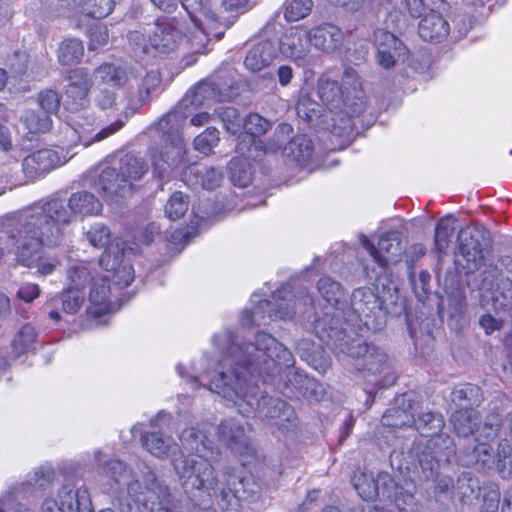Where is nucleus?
<instances>
[{"label": "nucleus", "instance_id": "f257e3e1", "mask_svg": "<svg viewBox=\"0 0 512 512\" xmlns=\"http://www.w3.org/2000/svg\"><path fill=\"white\" fill-rule=\"evenodd\" d=\"M236 338L230 330L213 337L214 344L222 351V359L213 376L208 371L198 377L190 376L192 389L207 387L231 402L241 415L259 416L280 428H288L284 420L293 422L294 411L286 402L261 392L260 377L275 376L284 370L286 385L297 389L309 401L318 402L323 398V386L294 369L293 354L273 336L258 332L254 342L245 344L238 343Z\"/></svg>", "mask_w": 512, "mask_h": 512}, {"label": "nucleus", "instance_id": "f03ea898", "mask_svg": "<svg viewBox=\"0 0 512 512\" xmlns=\"http://www.w3.org/2000/svg\"><path fill=\"white\" fill-rule=\"evenodd\" d=\"M102 210L100 200L91 192L78 191L71 194L68 201L50 199L21 212L18 215V255L25 264L33 263L45 240L48 244H58L62 238V227L77 216L97 215Z\"/></svg>", "mask_w": 512, "mask_h": 512}, {"label": "nucleus", "instance_id": "7ed1b4c3", "mask_svg": "<svg viewBox=\"0 0 512 512\" xmlns=\"http://www.w3.org/2000/svg\"><path fill=\"white\" fill-rule=\"evenodd\" d=\"M210 457H180L172 460L173 467L185 490H203L215 497L223 510L236 505L241 498L256 494L255 483L236 473L233 467H226L219 480Z\"/></svg>", "mask_w": 512, "mask_h": 512}, {"label": "nucleus", "instance_id": "20e7f679", "mask_svg": "<svg viewBox=\"0 0 512 512\" xmlns=\"http://www.w3.org/2000/svg\"><path fill=\"white\" fill-rule=\"evenodd\" d=\"M318 96L331 114L332 123L328 125L332 135L348 137L354 128L353 118L360 115L366 107L364 92L359 76L352 67H346L341 81L322 76L317 83Z\"/></svg>", "mask_w": 512, "mask_h": 512}, {"label": "nucleus", "instance_id": "39448f33", "mask_svg": "<svg viewBox=\"0 0 512 512\" xmlns=\"http://www.w3.org/2000/svg\"><path fill=\"white\" fill-rule=\"evenodd\" d=\"M190 114V111L181 108L179 104L157 124L156 131L162 143L149 147L147 156L151 162L153 176L163 182L173 179L178 171L186 166V144L181 131Z\"/></svg>", "mask_w": 512, "mask_h": 512}, {"label": "nucleus", "instance_id": "423d86ee", "mask_svg": "<svg viewBox=\"0 0 512 512\" xmlns=\"http://www.w3.org/2000/svg\"><path fill=\"white\" fill-rule=\"evenodd\" d=\"M413 424L423 436L430 437L416 445V455L425 477L434 478L438 468L447 465L455 454L453 440L448 435L438 434L444 427V419L438 413L422 412Z\"/></svg>", "mask_w": 512, "mask_h": 512}, {"label": "nucleus", "instance_id": "0eeeda50", "mask_svg": "<svg viewBox=\"0 0 512 512\" xmlns=\"http://www.w3.org/2000/svg\"><path fill=\"white\" fill-rule=\"evenodd\" d=\"M190 20H192L190 18ZM192 22V27L187 29V32L184 34L182 31V22L177 18H159L155 22L154 28L150 31L148 35V44L146 43L145 37L142 33L138 31H133L129 34V40L134 45L135 52L141 51L146 54L150 52V48L154 50V52L159 54H169L174 52L180 44L183 43L184 38L187 43L190 44V49L195 53H204L207 49V46L211 40H218L213 35L209 37V41L206 43L203 50L197 51L193 48V43L191 41L192 33H195L197 29L195 28L194 22Z\"/></svg>", "mask_w": 512, "mask_h": 512}, {"label": "nucleus", "instance_id": "6e6552de", "mask_svg": "<svg viewBox=\"0 0 512 512\" xmlns=\"http://www.w3.org/2000/svg\"><path fill=\"white\" fill-rule=\"evenodd\" d=\"M182 6L197 29L190 38L197 51L203 50L211 35L221 39L230 27V23L215 11L210 0H182Z\"/></svg>", "mask_w": 512, "mask_h": 512}, {"label": "nucleus", "instance_id": "1a4fd4ad", "mask_svg": "<svg viewBox=\"0 0 512 512\" xmlns=\"http://www.w3.org/2000/svg\"><path fill=\"white\" fill-rule=\"evenodd\" d=\"M488 236L482 226H465L457 236L456 264L466 273H473L484 263V250L488 246Z\"/></svg>", "mask_w": 512, "mask_h": 512}, {"label": "nucleus", "instance_id": "9d476101", "mask_svg": "<svg viewBox=\"0 0 512 512\" xmlns=\"http://www.w3.org/2000/svg\"><path fill=\"white\" fill-rule=\"evenodd\" d=\"M346 315L355 316L368 330H382L386 323V315L382 309L379 296L368 287L357 288L350 298V306Z\"/></svg>", "mask_w": 512, "mask_h": 512}, {"label": "nucleus", "instance_id": "9b49d317", "mask_svg": "<svg viewBox=\"0 0 512 512\" xmlns=\"http://www.w3.org/2000/svg\"><path fill=\"white\" fill-rule=\"evenodd\" d=\"M55 472L51 467L37 468L25 483L0 500V512H32L26 504L19 500L30 501L40 490H45L53 481Z\"/></svg>", "mask_w": 512, "mask_h": 512}, {"label": "nucleus", "instance_id": "f8f14e48", "mask_svg": "<svg viewBox=\"0 0 512 512\" xmlns=\"http://www.w3.org/2000/svg\"><path fill=\"white\" fill-rule=\"evenodd\" d=\"M125 483L127 484V505L130 507V510L133 509L132 504L135 506L137 512L154 510V506L158 502L170 497L168 488L160 484L155 474L152 472L145 475L144 485L136 479Z\"/></svg>", "mask_w": 512, "mask_h": 512}, {"label": "nucleus", "instance_id": "ddd939ff", "mask_svg": "<svg viewBox=\"0 0 512 512\" xmlns=\"http://www.w3.org/2000/svg\"><path fill=\"white\" fill-rule=\"evenodd\" d=\"M231 97V87L228 82L218 81L217 77L199 82L189 90L180 102V107L187 111L189 106L194 109L210 107L211 105L226 101Z\"/></svg>", "mask_w": 512, "mask_h": 512}, {"label": "nucleus", "instance_id": "4468645a", "mask_svg": "<svg viewBox=\"0 0 512 512\" xmlns=\"http://www.w3.org/2000/svg\"><path fill=\"white\" fill-rule=\"evenodd\" d=\"M352 485L358 495L365 501L375 500L382 495L391 499L395 488V481L387 472H372L357 470L351 478Z\"/></svg>", "mask_w": 512, "mask_h": 512}, {"label": "nucleus", "instance_id": "2eb2a0df", "mask_svg": "<svg viewBox=\"0 0 512 512\" xmlns=\"http://www.w3.org/2000/svg\"><path fill=\"white\" fill-rule=\"evenodd\" d=\"M272 127V123L258 113L248 114L243 122L245 134L239 138L236 151L248 158L260 159L262 156V141L257 139Z\"/></svg>", "mask_w": 512, "mask_h": 512}, {"label": "nucleus", "instance_id": "dca6fc26", "mask_svg": "<svg viewBox=\"0 0 512 512\" xmlns=\"http://www.w3.org/2000/svg\"><path fill=\"white\" fill-rule=\"evenodd\" d=\"M361 245L369 252L373 260L381 267H386L390 263H397L404 251L400 232L392 231L383 234L378 247L365 236L360 235Z\"/></svg>", "mask_w": 512, "mask_h": 512}, {"label": "nucleus", "instance_id": "f3484780", "mask_svg": "<svg viewBox=\"0 0 512 512\" xmlns=\"http://www.w3.org/2000/svg\"><path fill=\"white\" fill-rule=\"evenodd\" d=\"M309 35L308 30L303 27L291 28L282 36L279 42V51L298 66L311 64V40Z\"/></svg>", "mask_w": 512, "mask_h": 512}, {"label": "nucleus", "instance_id": "a211bd4d", "mask_svg": "<svg viewBox=\"0 0 512 512\" xmlns=\"http://www.w3.org/2000/svg\"><path fill=\"white\" fill-rule=\"evenodd\" d=\"M65 156L52 149H40L27 155L22 160L25 177L34 181L66 163Z\"/></svg>", "mask_w": 512, "mask_h": 512}, {"label": "nucleus", "instance_id": "6ab92c4d", "mask_svg": "<svg viewBox=\"0 0 512 512\" xmlns=\"http://www.w3.org/2000/svg\"><path fill=\"white\" fill-rule=\"evenodd\" d=\"M169 416L165 413H158L157 416L151 420V426L155 429L142 435V446L153 456L158 458L168 457L171 452H174L178 446L174 439L165 434L164 424L169 421Z\"/></svg>", "mask_w": 512, "mask_h": 512}, {"label": "nucleus", "instance_id": "aec40b11", "mask_svg": "<svg viewBox=\"0 0 512 512\" xmlns=\"http://www.w3.org/2000/svg\"><path fill=\"white\" fill-rule=\"evenodd\" d=\"M99 264L104 270L113 272V281L120 288L129 286L134 280V269L124 260V249L118 244L111 243L101 255Z\"/></svg>", "mask_w": 512, "mask_h": 512}, {"label": "nucleus", "instance_id": "412c9836", "mask_svg": "<svg viewBox=\"0 0 512 512\" xmlns=\"http://www.w3.org/2000/svg\"><path fill=\"white\" fill-rule=\"evenodd\" d=\"M95 185L111 200L124 199L131 194L130 184L121 176L116 160H113L111 165L101 166Z\"/></svg>", "mask_w": 512, "mask_h": 512}, {"label": "nucleus", "instance_id": "4be33fe9", "mask_svg": "<svg viewBox=\"0 0 512 512\" xmlns=\"http://www.w3.org/2000/svg\"><path fill=\"white\" fill-rule=\"evenodd\" d=\"M208 425L202 428L190 427L182 431L180 441L182 447L194 455L188 457H210L217 458L220 454L219 449L207 437Z\"/></svg>", "mask_w": 512, "mask_h": 512}, {"label": "nucleus", "instance_id": "5701e85b", "mask_svg": "<svg viewBox=\"0 0 512 512\" xmlns=\"http://www.w3.org/2000/svg\"><path fill=\"white\" fill-rule=\"evenodd\" d=\"M291 296L290 285L282 286L273 294V298L277 302L275 316L280 319H292L297 312L308 313L313 309V300L311 296L303 292L302 296L296 299L287 298Z\"/></svg>", "mask_w": 512, "mask_h": 512}, {"label": "nucleus", "instance_id": "b1692460", "mask_svg": "<svg viewBox=\"0 0 512 512\" xmlns=\"http://www.w3.org/2000/svg\"><path fill=\"white\" fill-rule=\"evenodd\" d=\"M311 45L316 49L332 53L337 51L343 42V32L336 25L324 23L308 30Z\"/></svg>", "mask_w": 512, "mask_h": 512}, {"label": "nucleus", "instance_id": "393cba45", "mask_svg": "<svg viewBox=\"0 0 512 512\" xmlns=\"http://www.w3.org/2000/svg\"><path fill=\"white\" fill-rule=\"evenodd\" d=\"M17 226H18V215L16 217H14L13 219H10L9 223L7 225V228H8L7 234H8V238L10 241V252L15 254L16 261L19 264L26 266V267L36 266L37 272L43 276L53 273V271L60 264V261L54 257L53 258H42V256H41L42 246L44 244L49 245L45 240H43V242L40 246V249H39L38 257L33 263L25 264L22 261H20L19 255H18V236L15 235L17 233L16 232Z\"/></svg>", "mask_w": 512, "mask_h": 512}, {"label": "nucleus", "instance_id": "a878e982", "mask_svg": "<svg viewBox=\"0 0 512 512\" xmlns=\"http://www.w3.org/2000/svg\"><path fill=\"white\" fill-rule=\"evenodd\" d=\"M218 438L234 453L243 454L248 449V437L243 425L236 419H226L220 423Z\"/></svg>", "mask_w": 512, "mask_h": 512}, {"label": "nucleus", "instance_id": "bb28decb", "mask_svg": "<svg viewBox=\"0 0 512 512\" xmlns=\"http://www.w3.org/2000/svg\"><path fill=\"white\" fill-rule=\"evenodd\" d=\"M110 285L106 277H100L93 280L89 294L90 306L87 308L88 314L99 317L113 310V304L109 300Z\"/></svg>", "mask_w": 512, "mask_h": 512}, {"label": "nucleus", "instance_id": "cd10ccee", "mask_svg": "<svg viewBox=\"0 0 512 512\" xmlns=\"http://www.w3.org/2000/svg\"><path fill=\"white\" fill-rule=\"evenodd\" d=\"M449 31V23L434 11L423 16L418 25L419 36L429 42H441L448 36Z\"/></svg>", "mask_w": 512, "mask_h": 512}, {"label": "nucleus", "instance_id": "c85d7f7f", "mask_svg": "<svg viewBox=\"0 0 512 512\" xmlns=\"http://www.w3.org/2000/svg\"><path fill=\"white\" fill-rule=\"evenodd\" d=\"M58 501L62 512L89 511L91 500L85 487L74 489L71 485H64L58 493Z\"/></svg>", "mask_w": 512, "mask_h": 512}, {"label": "nucleus", "instance_id": "c756f323", "mask_svg": "<svg viewBox=\"0 0 512 512\" xmlns=\"http://www.w3.org/2000/svg\"><path fill=\"white\" fill-rule=\"evenodd\" d=\"M277 55V48L271 40H263L255 44L247 53L244 65L247 69L257 72L269 66Z\"/></svg>", "mask_w": 512, "mask_h": 512}, {"label": "nucleus", "instance_id": "7c9ffc66", "mask_svg": "<svg viewBox=\"0 0 512 512\" xmlns=\"http://www.w3.org/2000/svg\"><path fill=\"white\" fill-rule=\"evenodd\" d=\"M313 144L306 135H296L285 145L283 156L288 163L305 165L313 154Z\"/></svg>", "mask_w": 512, "mask_h": 512}, {"label": "nucleus", "instance_id": "2f4dec72", "mask_svg": "<svg viewBox=\"0 0 512 512\" xmlns=\"http://www.w3.org/2000/svg\"><path fill=\"white\" fill-rule=\"evenodd\" d=\"M504 428L508 438L502 440L498 445L497 470L499 475L507 479L512 475V411L506 415Z\"/></svg>", "mask_w": 512, "mask_h": 512}, {"label": "nucleus", "instance_id": "473e14b6", "mask_svg": "<svg viewBox=\"0 0 512 512\" xmlns=\"http://www.w3.org/2000/svg\"><path fill=\"white\" fill-rule=\"evenodd\" d=\"M160 83V72L157 70L149 71L142 79L141 84L138 87L137 94L128 100L125 108L133 113L139 107L148 103L150 101V95L157 90Z\"/></svg>", "mask_w": 512, "mask_h": 512}, {"label": "nucleus", "instance_id": "72a5a7b5", "mask_svg": "<svg viewBox=\"0 0 512 512\" xmlns=\"http://www.w3.org/2000/svg\"><path fill=\"white\" fill-rule=\"evenodd\" d=\"M97 87L120 89L127 82L123 68L111 63H104L94 70Z\"/></svg>", "mask_w": 512, "mask_h": 512}, {"label": "nucleus", "instance_id": "f704fd0d", "mask_svg": "<svg viewBox=\"0 0 512 512\" xmlns=\"http://www.w3.org/2000/svg\"><path fill=\"white\" fill-rule=\"evenodd\" d=\"M463 466H480L490 468L493 463L492 447L486 443L473 444L464 449L459 457Z\"/></svg>", "mask_w": 512, "mask_h": 512}, {"label": "nucleus", "instance_id": "c9c22d12", "mask_svg": "<svg viewBox=\"0 0 512 512\" xmlns=\"http://www.w3.org/2000/svg\"><path fill=\"white\" fill-rule=\"evenodd\" d=\"M119 171L124 180L130 184V192L133 182L140 180L148 171V165L144 159L131 154H125L116 160Z\"/></svg>", "mask_w": 512, "mask_h": 512}, {"label": "nucleus", "instance_id": "e433bc0d", "mask_svg": "<svg viewBox=\"0 0 512 512\" xmlns=\"http://www.w3.org/2000/svg\"><path fill=\"white\" fill-rule=\"evenodd\" d=\"M370 345L362 342L361 339H350L341 331L335 329V350L340 355L348 356L357 360L363 359Z\"/></svg>", "mask_w": 512, "mask_h": 512}, {"label": "nucleus", "instance_id": "4c0bfd02", "mask_svg": "<svg viewBox=\"0 0 512 512\" xmlns=\"http://www.w3.org/2000/svg\"><path fill=\"white\" fill-rule=\"evenodd\" d=\"M450 421L458 436L467 437L475 431L479 416L475 410L465 408L455 411Z\"/></svg>", "mask_w": 512, "mask_h": 512}, {"label": "nucleus", "instance_id": "58836bf2", "mask_svg": "<svg viewBox=\"0 0 512 512\" xmlns=\"http://www.w3.org/2000/svg\"><path fill=\"white\" fill-rule=\"evenodd\" d=\"M356 368L372 374L381 373L388 368V356L379 347L370 345L361 362L356 364Z\"/></svg>", "mask_w": 512, "mask_h": 512}, {"label": "nucleus", "instance_id": "ea45409f", "mask_svg": "<svg viewBox=\"0 0 512 512\" xmlns=\"http://www.w3.org/2000/svg\"><path fill=\"white\" fill-rule=\"evenodd\" d=\"M240 158H233L229 162V171H230V180L231 182L238 187H247L252 182V170L249 160H253V158H248L247 156L240 155ZM257 159H254L256 161Z\"/></svg>", "mask_w": 512, "mask_h": 512}, {"label": "nucleus", "instance_id": "a19ab883", "mask_svg": "<svg viewBox=\"0 0 512 512\" xmlns=\"http://www.w3.org/2000/svg\"><path fill=\"white\" fill-rule=\"evenodd\" d=\"M456 230V219L452 215L442 217L436 224L434 242L439 253H445Z\"/></svg>", "mask_w": 512, "mask_h": 512}, {"label": "nucleus", "instance_id": "79ce46f5", "mask_svg": "<svg viewBox=\"0 0 512 512\" xmlns=\"http://www.w3.org/2000/svg\"><path fill=\"white\" fill-rule=\"evenodd\" d=\"M78 128L73 127L72 132L78 135V141L84 145L85 147L90 146L95 142H100L107 137L113 135L118 130H120L123 126V122L121 120H117L114 123L102 128L97 133L92 135L91 131L85 127H82L79 123H77Z\"/></svg>", "mask_w": 512, "mask_h": 512}, {"label": "nucleus", "instance_id": "37998d69", "mask_svg": "<svg viewBox=\"0 0 512 512\" xmlns=\"http://www.w3.org/2000/svg\"><path fill=\"white\" fill-rule=\"evenodd\" d=\"M38 333L31 324H24L12 339V352L19 357L29 352L36 342Z\"/></svg>", "mask_w": 512, "mask_h": 512}, {"label": "nucleus", "instance_id": "c03bdc74", "mask_svg": "<svg viewBox=\"0 0 512 512\" xmlns=\"http://www.w3.org/2000/svg\"><path fill=\"white\" fill-rule=\"evenodd\" d=\"M22 123L30 133H45L52 126V119L48 114H43L33 109H26L20 117Z\"/></svg>", "mask_w": 512, "mask_h": 512}, {"label": "nucleus", "instance_id": "a18cd8bd", "mask_svg": "<svg viewBox=\"0 0 512 512\" xmlns=\"http://www.w3.org/2000/svg\"><path fill=\"white\" fill-rule=\"evenodd\" d=\"M83 55V44L75 38L64 40L58 49V60L64 66L78 63Z\"/></svg>", "mask_w": 512, "mask_h": 512}, {"label": "nucleus", "instance_id": "49530a36", "mask_svg": "<svg viewBox=\"0 0 512 512\" xmlns=\"http://www.w3.org/2000/svg\"><path fill=\"white\" fill-rule=\"evenodd\" d=\"M374 46L379 51V41L387 44L386 51L396 56L408 57L409 51L404 43L394 34L384 29H376L374 31Z\"/></svg>", "mask_w": 512, "mask_h": 512}, {"label": "nucleus", "instance_id": "de8ad7c7", "mask_svg": "<svg viewBox=\"0 0 512 512\" xmlns=\"http://www.w3.org/2000/svg\"><path fill=\"white\" fill-rule=\"evenodd\" d=\"M293 133V128L288 123L279 124L272 138L264 144L262 142V155L267 153H276L281 149H284L285 145L289 142L291 134Z\"/></svg>", "mask_w": 512, "mask_h": 512}, {"label": "nucleus", "instance_id": "09e8293b", "mask_svg": "<svg viewBox=\"0 0 512 512\" xmlns=\"http://www.w3.org/2000/svg\"><path fill=\"white\" fill-rule=\"evenodd\" d=\"M391 498L399 512H422V505L415 498L414 489L407 490L395 484Z\"/></svg>", "mask_w": 512, "mask_h": 512}, {"label": "nucleus", "instance_id": "8fccbe9b", "mask_svg": "<svg viewBox=\"0 0 512 512\" xmlns=\"http://www.w3.org/2000/svg\"><path fill=\"white\" fill-rule=\"evenodd\" d=\"M319 293L323 299L332 306L338 307L344 297V291L341 284L330 277H323L317 285Z\"/></svg>", "mask_w": 512, "mask_h": 512}, {"label": "nucleus", "instance_id": "3c124183", "mask_svg": "<svg viewBox=\"0 0 512 512\" xmlns=\"http://www.w3.org/2000/svg\"><path fill=\"white\" fill-rule=\"evenodd\" d=\"M99 472L109 478L108 484L111 488L114 484L125 483L131 476L126 465L117 459L107 461L100 467Z\"/></svg>", "mask_w": 512, "mask_h": 512}, {"label": "nucleus", "instance_id": "603ef678", "mask_svg": "<svg viewBox=\"0 0 512 512\" xmlns=\"http://www.w3.org/2000/svg\"><path fill=\"white\" fill-rule=\"evenodd\" d=\"M313 8L312 0H286L284 17L289 22L299 21L307 17Z\"/></svg>", "mask_w": 512, "mask_h": 512}, {"label": "nucleus", "instance_id": "864d4df0", "mask_svg": "<svg viewBox=\"0 0 512 512\" xmlns=\"http://www.w3.org/2000/svg\"><path fill=\"white\" fill-rule=\"evenodd\" d=\"M381 422L386 427L402 428L411 426L415 422V417L404 409L392 408L382 416Z\"/></svg>", "mask_w": 512, "mask_h": 512}, {"label": "nucleus", "instance_id": "5fc2aeb1", "mask_svg": "<svg viewBox=\"0 0 512 512\" xmlns=\"http://www.w3.org/2000/svg\"><path fill=\"white\" fill-rule=\"evenodd\" d=\"M188 208V197L182 192H175L165 205V214L169 219L177 220L186 214Z\"/></svg>", "mask_w": 512, "mask_h": 512}, {"label": "nucleus", "instance_id": "6e6d98bb", "mask_svg": "<svg viewBox=\"0 0 512 512\" xmlns=\"http://www.w3.org/2000/svg\"><path fill=\"white\" fill-rule=\"evenodd\" d=\"M114 8L113 0H84L82 15L95 19L107 17Z\"/></svg>", "mask_w": 512, "mask_h": 512}, {"label": "nucleus", "instance_id": "4d7b16f0", "mask_svg": "<svg viewBox=\"0 0 512 512\" xmlns=\"http://www.w3.org/2000/svg\"><path fill=\"white\" fill-rule=\"evenodd\" d=\"M63 311L68 314H76L85 302V292L67 287L61 294Z\"/></svg>", "mask_w": 512, "mask_h": 512}, {"label": "nucleus", "instance_id": "13d9d810", "mask_svg": "<svg viewBox=\"0 0 512 512\" xmlns=\"http://www.w3.org/2000/svg\"><path fill=\"white\" fill-rule=\"evenodd\" d=\"M89 92L90 91L66 87L64 101L65 108L71 112H78L87 107L89 104Z\"/></svg>", "mask_w": 512, "mask_h": 512}, {"label": "nucleus", "instance_id": "bf43d9fd", "mask_svg": "<svg viewBox=\"0 0 512 512\" xmlns=\"http://www.w3.org/2000/svg\"><path fill=\"white\" fill-rule=\"evenodd\" d=\"M90 276V271L84 263L71 266L67 271V287L84 291Z\"/></svg>", "mask_w": 512, "mask_h": 512}, {"label": "nucleus", "instance_id": "052dcab7", "mask_svg": "<svg viewBox=\"0 0 512 512\" xmlns=\"http://www.w3.org/2000/svg\"><path fill=\"white\" fill-rule=\"evenodd\" d=\"M217 115L223 123L224 128L231 134H236L243 126L244 119L241 118L238 110L234 107H221Z\"/></svg>", "mask_w": 512, "mask_h": 512}, {"label": "nucleus", "instance_id": "680f3d73", "mask_svg": "<svg viewBox=\"0 0 512 512\" xmlns=\"http://www.w3.org/2000/svg\"><path fill=\"white\" fill-rule=\"evenodd\" d=\"M110 236V229L102 223L93 224L86 233V238L93 247L105 250L111 245Z\"/></svg>", "mask_w": 512, "mask_h": 512}, {"label": "nucleus", "instance_id": "e2e57ef3", "mask_svg": "<svg viewBox=\"0 0 512 512\" xmlns=\"http://www.w3.org/2000/svg\"><path fill=\"white\" fill-rule=\"evenodd\" d=\"M37 103L43 114L51 115L56 114L60 108L61 96L60 94L52 89H46L41 91L37 96Z\"/></svg>", "mask_w": 512, "mask_h": 512}, {"label": "nucleus", "instance_id": "0e129e2a", "mask_svg": "<svg viewBox=\"0 0 512 512\" xmlns=\"http://www.w3.org/2000/svg\"><path fill=\"white\" fill-rule=\"evenodd\" d=\"M219 142V131L214 127L207 128L194 139V148L208 155Z\"/></svg>", "mask_w": 512, "mask_h": 512}, {"label": "nucleus", "instance_id": "69168bd1", "mask_svg": "<svg viewBox=\"0 0 512 512\" xmlns=\"http://www.w3.org/2000/svg\"><path fill=\"white\" fill-rule=\"evenodd\" d=\"M457 489L463 498L470 499L478 497L481 487L477 478L468 472H464L457 480Z\"/></svg>", "mask_w": 512, "mask_h": 512}, {"label": "nucleus", "instance_id": "338daca9", "mask_svg": "<svg viewBox=\"0 0 512 512\" xmlns=\"http://www.w3.org/2000/svg\"><path fill=\"white\" fill-rule=\"evenodd\" d=\"M452 400L459 405L468 401L470 405H478L481 401L480 388L473 384H466L452 392Z\"/></svg>", "mask_w": 512, "mask_h": 512}, {"label": "nucleus", "instance_id": "774afa93", "mask_svg": "<svg viewBox=\"0 0 512 512\" xmlns=\"http://www.w3.org/2000/svg\"><path fill=\"white\" fill-rule=\"evenodd\" d=\"M117 90L107 87H97L95 104L101 110H118Z\"/></svg>", "mask_w": 512, "mask_h": 512}]
</instances>
